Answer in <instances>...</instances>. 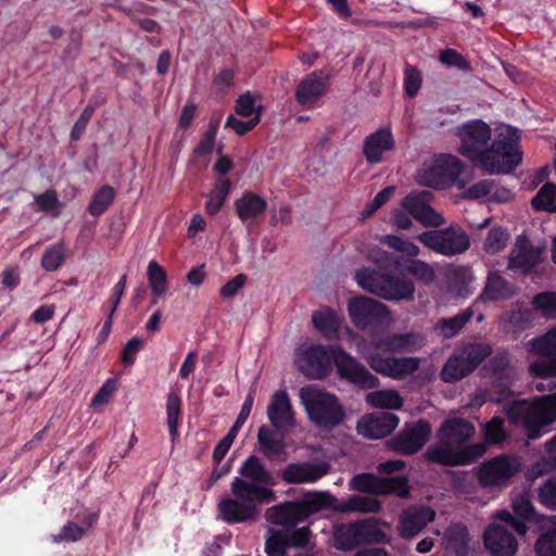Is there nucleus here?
Masks as SVG:
<instances>
[{"label":"nucleus","mask_w":556,"mask_h":556,"mask_svg":"<svg viewBox=\"0 0 556 556\" xmlns=\"http://www.w3.org/2000/svg\"><path fill=\"white\" fill-rule=\"evenodd\" d=\"M325 509H332L338 513H378L381 509V503L374 497L363 495H352L346 501L339 502L336 496L328 492L314 491L307 492L300 500L285 501L267 508L265 518L273 525L289 529Z\"/></svg>","instance_id":"1"},{"label":"nucleus","mask_w":556,"mask_h":556,"mask_svg":"<svg viewBox=\"0 0 556 556\" xmlns=\"http://www.w3.org/2000/svg\"><path fill=\"white\" fill-rule=\"evenodd\" d=\"M331 363L336 366L340 379L357 389L371 390L380 384L377 376L337 344H315L306 348L298 361V367L311 379H323L328 376Z\"/></svg>","instance_id":"2"},{"label":"nucleus","mask_w":556,"mask_h":556,"mask_svg":"<svg viewBox=\"0 0 556 556\" xmlns=\"http://www.w3.org/2000/svg\"><path fill=\"white\" fill-rule=\"evenodd\" d=\"M475 433V426L465 418L445 419L438 430L440 440L427 448L426 459L445 467L467 466L476 463L486 452L484 443L467 444L463 447L453 446L467 443Z\"/></svg>","instance_id":"3"},{"label":"nucleus","mask_w":556,"mask_h":556,"mask_svg":"<svg viewBox=\"0 0 556 556\" xmlns=\"http://www.w3.org/2000/svg\"><path fill=\"white\" fill-rule=\"evenodd\" d=\"M233 497H226L218 503L219 517L229 525L254 522L261 515V505H268L277 500L271 488L257 485L235 477L230 485Z\"/></svg>","instance_id":"4"},{"label":"nucleus","mask_w":556,"mask_h":556,"mask_svg":"<svg viewBox=\"0 0 556 556\" xmlns=\"http://www.w3.org/2000/svg\"><path fill=\"white\" fill-rule=\"evenodd\" d=\"M505 413L510 422L523 425L529 439H539L542 429L556 421V392L534 402L513 401L506 406Z\"/></svg>","instance_id":"5"},{"label":"nucleus","mask_w":556,"mask_h":556,"mask_svg":"<svg viewBox=\"0 0 556 556\" xmlns=\"http://www.w3.org/2000/svg\"><path fill=\"white\" fill-rule=\"evenodd\" d=\"M300 400L308 419L320 429L332 430L346 417L337 395L313 386L300 390Z\"/></svg>","instance_id":"6"},{"label":"nucleus","mask_w":556,"mask_h":556,"mask_svg":"<svg viewBox=\"0 0 556 556\" xmlns=\"http://www.w3.org/2000/svg\"><path fill=\"white\" fill-rule=\"evenodd\" d=\"M381 273L363 267L355 273V279L361 288L388 301L413 300L414 282L404 274L394 275L393 270Z\"/></svg>","instance_id":"7"},{"label":"nucleus","mask_w":556,"mask_h":556,"mask_svg":"<svg viewBox=\"0 0 556 556\" xmlns=\"http://www.w3.org/2000/svg\"><path fill=\"white\" fill-rule=\"evenodd\" d=\"M492 353L486 343H467L458 346L443 365L442 381L453 383L470 375Z\"/></svg>","instance_id":"8"},{"label":"nucleus","mask_w":556,"mask_h":556,"mask_svg":"<svg viewBox=\"0 0 556 556\" xmlns=\"http://www.w3.org/2000/svg\"><path fill=\"white\" fill-rule=\"evenodd\" d=\"M522 161L518 142L509 136L498 135L491 139L482 160L481 169L488 174H507Z\"/></svg>","instance_id":"9"},{"label":"nucleus","mask_w":556,"mask_h":556,"mask_svg":"<svg viewBox=\"0 0 556 556\" xmlns=\"http://www.w3.org/2000/svg\"><path fill=\"white\" fill-rule=\"evenodd\" d=\"M456 135L460 140L459 153L481 168L491 141L490 125L480 118L470 119L457 127Z\"/></svg>","instance_id":"10"},{"label":"nucleus","mask_w":556,"mask_h":556,"mask_svg":"<svg viewBox=\"0 0 556 556\" xmlns=\"http://www.w3.org/2000/svg\"><path fill=\"white\" fill-rule=\"evenodd\" d=\"M418 241L429 250L448 257L462 254L470 247V238L459 225L424 231L418 236Z\"/></svg>","instance_id":"11"},{"label":"nucleus","mask_w":556,"mask_h":556,"mask_svg":"<svg viewBox=\"0 0 556 556\" xmlns=\"http://www.w3.org/2000/svg\"><path fill=\"white\" fill-rule=\"evenodd\" d=\"M475 471L481 488H501L520 471V463L515 456L502 454L482 462Z\"/></svg>","instance_id":"12"},{"label":"nucleus","mask_w":556,"mask_h":556,"mask_svg":"<svg viewBox=\"0 0 556 556\" xmlns=\"http://www.w3.org/2000/svg\"><path fill=\"white\" fill-rule=\"evenodd\" d=\"M372 260L383 270H396L399 274L412 275L416 280L426 285L434 279L433 268L426 262L415 257H404L393 252L377 249L372 251Z\"/></svg>","instance_id":"13"},{"label":"nucleus","mask_w":556,"mask_h":556,"mask_svg":"<svg viewBox=\"0 0 556 556\" xmlns=\"http://www.w3.org/2000/svg\"><path fill=\"white\" fill-rule=\"evenodd\" d=\"M348 311L353 325L362 330L380 327L390 315V311L384 304L366 295L351 299Z\"/></svg>","instance_id":"14"},{"label":"nucleus","mask_w":556,"mask_h":556,"mask_svg":"<svg viewBox=\"0 0 556 556\" xmlns=\"http://www.w3.org/2000/svg\"><path fill=\"white\" fill-rule=\"evenodd\" d=\"M431 434V426L425 419H419L405 427L387 441L388 450L405 456L418 453L428 442Z\"/></svg>","instance_id":"15"},{"label":"nucleus","mask_w":556,"mask_h":556,"mask_svg":"<svg viewBox=\"0 0 556 556\" xmlns=\"http://www.w3.org/2000/svg\"><path fill=\"white\" fill-rule=\"evenodd\" d=\"M532 350L541 358L533 361L529 372L534 378L556 377V327L531 341Z\"/></svg>","instance_id":"16"},{"label":"nucleus","mask_w":556,"mask_h":556,"mask_svg":"<svg viewBox=\"0 0 556 556\" xmlns=\"http://www.w3.org/2000/svg\"><path fill=\"white\" fill-rule=\"evenodd\" d=\"M510 513L507 509L498 510L494 518L508 526L518 535H526L529 525L539 520L536 510L528 493L518 494L511 502Z\"/></svg>","instance_id":"17"},{"label":"nucleus","mask_w":556,"mask_h":556,"mask_svg":"<svg viewBox=\"0 0 556 556\" xmlns=\"http://www.w3.org/2000/svg\"><path fill=\"white\" fill-rule=\"evenodd\" d=\"M464 170V165L456 156L443 154L420 175L422 185L445 189L452 186Z\"/></svg>","instance_id":"18"},{"label":"nucleus","mask_w":556,"mask_h":556,"mask_svg":"<svg viewBox=\"0 0 556 556\" xmlns=\"http://www.w3.org/2000/svg\"><path fill=\"white\" fill-rule=\"evenodd\" d=\"M337 540L340 548L350 551L362 543H386L388 535L375 522L363 521L349 525Z\"/></svg>","instance_id":"19"},{"label":"nucleus","mask_w":556,"mask_h":556,"mask_svg":"<svg viewBox=\"0 0 556 556\" xmlns=\"http://www.w3.org/2000/svg\"><path fill=\"white\" fill-rule=\"evenodd\" d=\"M366 362L374 371L392 379H403L414 374L420 364L417 357H383L379 353L369 354Z\"/></svg>","instance_id":"20"},{"label":"nucleus","mask_w":556,"mask_h":556,"mask_svg":"<svg viewBox=\"0 0 556 556\" xmlns=\"http://www.w3.org/2000/svg\"><path fill=\"white\" fill-rule=\"evenodd\" d=\"M329 471L330 465L327 462H296L280 469L278 477L287 484H304L317 482Z\"/></svg>","instance_id":"21"},{"label":"nucleus","mask_w":556,"mask_h":556,"mask_svg":"<svg viewBox=\"0 0 556 556\" xmlns=\"http://www.w3.org/2000/svg\"><path fill=\"white\" fill-rule=\"evenodd\" d=\"M267 417L276 432L283 435L295 426L294 412L286 390L276 391L267 406Z\"/></svg>","instance_id":"22"},{"label":"nucleus","mask_w":556,"mask_h":556,"mask_svg":"<svg viewBox=\"0 0 556 556\" xmlns=\"http://www.w3.org/2000/svg\"><path fill=\"white\" fill-rule=\"evenodd\" d=\"M435 518V511L428 506H414L403 510L397 521V532L402 539L417 536Z\"/></svg>","instance_id":"23"},{"label":"nucleus","mask_w":556,"mask_h":556,"mask_svg":"<svg viewBox=\"0 0 556 556\" xmlns=\"http://www.w3.org/2000/svg\"><path fill=\"white\" fill-rule=\"evenodd\" d=\"M508 528L505 523H492L484 530L483 544L492 556H515L518 541Z\"/></svg>","instance_id":"24"},{"label":"nucleus","mask_w":556,"mask_h":556,"mask_svg":"<svg viewBox=\"0 0 556 556\" xmlns=\"http://www.w3.org/2000/svg\"><path fill=\"white\" fill-rule=\"evenodd\" d=\"M332 75L326 71H314L306 75L298 85L294 98L300 105L315 103L321 98L330 85Z\"/></svg>","instance_id":"25"},{"label":"nucleus","mask_w":556,"mask_h":556,"mask_svg":"<svg viewBox=\"0 0 556 556\" xmlns=\"http://www.w3.org/2000/svg\"><path fill=\"white\" fill-rule=\"evenodd\" d=\"M400 418L390 412L371 414L357 424V432L367 439H382L399 426Z\"/></svg>","instance_id":"26"},{"label":"nucleus","mask_w":556,"mask_h":556,"mask_svg":"<svg viewBox=\"0 0 556 556\" xmlns=\"http://www.w3.org/2000/svg\"><path fill=\"white\" fill-rule=\"evenodd\" d=\"M518 293L515 283L507 280L500 271L492 270L488 274L483 289L478 300L482 302H498L513 299Z\"/></svg>","instance_id":"27"},{"label":"nucleus","mask_w":556,"mask_h":556,"mask_svg":"<svg viewBox=\"0 0 556 556\" xmlns=\"http://www.w3.org/2000/svg\"><path fill=\"white\" fill-rule=\"evenodd\" d=\"M395 147L392 131L389 128H379L364 139L363 154L369 164L382 162V154L392 151Z\"/></svg>","instance_id":"28"},{"label":"nucleus","mask_w":556,"mask_h":556,"mask_svg":"<svg viewBox=\"0 0 556 556\" xmlns=\"http://www.w3.org/2000/svg\"><path fill=\"white\" fill-rule=\"evenodd\" d=\"M254 403V394L253 392H250L240 409L239 415L237 416L233 425L227 432V434L216 444L214 452H213V463L218 465L222 463L226 454L228 453L229 448L231 447L236 437L238 435L240 429L249 418L252 407Z\"/></svg>","instance_id":"29"},{"label":"nucleus","mask_w":556,"mask_h":556,"mask_svg":"<svg viewBox=\"0 0 556 556\" xmlns=\"http://www.w3.org/2000/svg\"><path fill=\"white\" fill-rule=\"evenodd\" d=\"M402 206L425 227L437 228L445 223L443 216L418 195L405 197L402 201Z\"/></svg>","instance_id":"30"},{"label":"nucleus","mask_w":556,"mask_h":556,"mask_svg":"<svg viewBox=\"0 0 556 556\" xmlns=\"http://www.w3.org/2000/svg\"><path fill=\"white\" fill-rule=\"evenodd\" d=\"M233 206L238 218L245 223L261 217L266 212L268 204L266 199L260 194L245 191L235 201Z\"/></svg>","instance_id":"31"},{"label":"nucleus","mask_w":556,"mask_h":556,"mask_svg":"<svg viewBox=\"0 0 556 556\" xmlns=\"http://www.w3.org/2000/svg\"><path fill=\"white\" fill-rule=\"evenodd\" d=\"M540 251L529 242L517 245V250L513 251L508 257L509 269H520L523 274L531 273L540 263Z\"/></svg>","instance_id":"32"},{"label":"nucleus","mask_w":556,"mask_h":556,"mask_svg":"<svg viewBox=\"0 0 556 556\" xmlns=\"http://www.w3.org/2000/svg\"><path fill=\"white\" fill-rule=\"evenodd\" d=\"M242 479L248 482L262 486H274L276 481L273 475L264 467L261 459L255 455H250L239 468Z\"/></svg>","instance_id":"33"},{"label":"nucleus","mask_w":556,"mask_h":556,"mask_svg":"<svg viewBox=\"0 0 556 556\" xmlns=\"http://www.w3.org/2000/svg\"><path fill=\"white\" fill-rule=\"evenodd\" d=\"M312 323L327 340L339 338L342 320L332 308L315 311L312 315Z\"/></svg>","instance_id":"34"},{"label":"nucleus","mask_w":556,"mask_h":556,"mask_svg":"<svg viewBox=\"0 0 556 556\" xmlns=\"http://www.w3.org/2000/svg\"><path fill=\"white\" fill-rule=\"evenodd\" d=\"M446 549L455 556H468V530L463 523L451 525L445 533Z\"/></svg>","instance_id":"35"},{"label":"nucleus","mask_w":556,"mask_h":556,"mask_svg":"<svg viewBox=\"0 0 556 556\" xmlns=\"http://www.w3.org/2000/svg\"><path fill=\"white\" fill-rule=\"evenodd\" d=\"M473 311L468 307L451 318H441L435 324V330L444 338H453L460 332L466 324L472 318Z\"/></svg>","instance_id":"36"},{"label":"nucleus","mask_w":556,"mask_h":556,"mask_svg":"<svg viewBox=\"0 0 556 556\" xmlns=\"http://www.w3.org/2000/svg\"><path fill=\"white\" fill-rule=\"evenodd\" d=\"M116 197L115 189L110 185L101 186L93 193L87 211L93 217H99L104 214L108 208L112 205Z\"/></svg>","instance_id":"37"},{"label":"nucleus","mask_w":556,"mask_h":556,"mask_svg":"<svg viewBox=\"0 0 556 556\" xmlns=\"http://www.w3.org/2000/svg\"><path fill=\"white\" fill-rule=\"evenodd\" d=\"M181 399L175 392H169L166 399V424L173 442L179 435L178 427L181 422Z\"/></svg>","instance_id":"38"},{"label":"nucleus","mask_w":556,"mask_h":556,"mask_svg":"<svg viewBox=\"0 0 556 556\" xmlns=\"http://www.w3.org/2000/svg\"><path fill=\"white\" fill-rule=\"evenodd\" d=\"M231 189V182L226 177H219L205 202V210L210 215L217 214L223 207Z\"/></svg>","instance_id":"39"},{"label":"nucleus","mask_w":556,"mask_h":556,"mask_svg":"<svg viewBox=\"0 0 556 556\" xmlns=\"http://www.w3.org/2000/svg\"><path fill=\"white\" fill-rule=\"evenodd\" d=\"M366 402L377 408L399 409L403 400L395 390H378L367 394Z\"/></svg>","instance_id":"40"},{"label":"nucleus","mask_w":556,"mask_h":556,"mask_svg":"<svg viewBox=\"0 0 556 556\" xmlns=\"http://www.w3.org/2000/svg\"><path fill=\"white\" fill-rule=\"evenodd\" d=\"M531 205L536 212H556V185L544 184L532 198Z\"/></svg>","instance_id":"41"},{"label":"nucleus","mask_w":556,"mask_h":556,"mask_svg":"<svg viewBox=\"0 0 556 556\" xmlns=\"http://www.w3.org/2000/svg\"><path fill=\"white\" fill-rule=\"evenodd\" d=\"M68 251L63 243H55L46 248L42 257L41 266L46 271H55L62 267Z\"/></svg>","instance_id":"42"},{"label":"nucleus","mask_w":556,"mask_h":556,"mask_svg":"<svg viewBox=\"0 0 556 556\" xmlns=\"http://www.w3.org/2000/svg\"><path fill=\"white\" fill-rule=\"evenodd\" d=\"M257 440L262 452L268 457L276 456L283 452L282 440L277 439L275 431L265 425L260 427Z\"/></svg>","instance_id":"43"},{"label":"nucleus","mask_w":556,"mask_h":556,"mask_svg":"<svg viewBox=\"0 0 556 556\" xmlns=\"http://www.w3.org/2000/svg\"><path fill=\"white\" fill-rule=\"evenodd\" d=\"M147 275L149 286L155 298L164 295L167 290V274L164 268L156 261H151L148 265Z\"/></svg>","instance_id":"44"},{"label":"nucleus","mask_w":556,"mask_h":556,"mask_svg":"<svg viewBox=\"0 0 556 556\" xmlns=\"http://www.w3.org/2000/svg\"><path fill=\"white\" fill-rule=\"evenodd\" d=\"M289 548L287 534L283 530L268 529L265 541L267 556H287Z\"/></svg>","instance_id":"45"},{"label":"nucleus","mask_w":556,"mask_h":556,"mask_svg":"<svg viewBox=\"0 0 556 556\" xmlns=\"http://www.w3.org/2000/svg\"><path fill=\"white\" fill-rule=\"evenodd\" d=\"M381 477L370 472L355 475L350 481V489L361 493L380 495Z\"/></svg>","instance_id":"46"},{"label":"nucleus","mask_w":556,"mask_h":556,"mask_svg":"<svg viewBox=\"0 0 556 556\" xmlns=\"http://www.w3.org/2000/svg\"><path fill=\"white\" fill-rule=\"evenodd\" d=\"M395 494L406 497L409 494L408 478L404 475L382 478L380 484V495Z\"/></svg>","instance_id":"47"},{"label":"nucleus","mask_w":556,"mask_h":556,"mask_svg":"<svg viewBox=\"0 0 556 556\" xmlns=\"http://www.w3.org/2000/svg\"><path fill=\"white\" fill-rule=\"evenodd\" d=\"M533 307L545 318H556V292L544 291L532 299Z\"/></svg>","instance_id":"48"},{"label":"nucleus","mask_w":556,"mask_h":556,"mask_svg":"<svg viewBox=\"0 0 556 556\" xmlns=\"http://www.w3.org/2000/svg\"><path fill=\"white\" fill-rule=\"evenodd\" d=\"M101 103H102V100L100 101L96 98L90 99V103L83 110L78 119L75 122V124L71 130L70 137H71L72 141H78L81 138L89 121L93 116L96 108L98 105H100Z\"/></svg>","instance_id":"49"},{"label":"nucleus","mask_w":556,"mask_h":556,"mask_svg":"<svg viewBox=\"0 0 556 556\" xmlns=\"http://www.w3.org/2000/svg\"><path fill=\"white\" fill-rule=\"evenodd\" d=\"M509 235L502 227H493L489 230L483 249L488 254H496L502 251L508 241Z\"/></svg>","instance_id":"50"},{"label":"nucleus","mask_w":556,"mask_h":556,"mask_svg":"<svg viewBox=\"0 0 556 556\" xmlns=\"http://www.w3.org/2000/svg\"><path fill=\"white\" fill-rule=\"evenodd\" d=\"M536 556H556V527L548 528L536 539L534 544Z\"/></svg>","instance_id":"51"},{"label":"nucleus","mask_w":556,"mask_h":556,"mask_svg":"<svg viewBox=\"0 0 556 556\" xmlns=\"http://www.w3.org/2000/svg\"><path fill=\"white\" fill-rule=\"evenodd\" d=\"M414 340L413 333H400L386 338L380 345L390 352L412 351Z\"/></svg>","instance_id":"52"},{"label":"nucleus","mask_w":556,"mask_h":556,"mask_svg":"<svg viewBox=\"0 0 556 556\" xmlns=\"http://www.w3.org/2000/svg\"><path fill=\"white\" fill-rule=\"evenodd\" d=\"M263 111V106L258 105V110L256 114L250 118L248 122H243L241 119L236 118L233 115H229L226 119L225 127L231 128L235 130V132L239 136H243L254 129L260 121H261V114Z\"/></svg>","instance_id":"53"},{"label":"nucleus","mask_w":556,"mask_h":556,"mask_svg":"<svg viewBox=\"0 0 556 556\" xmlns=\"http://www.w3.org/2000/svg\"><path fill=\"white\" fill-rule=\"evenodd\" d=\"M381 242L389 248L403 253L405 256L415 257L419 254V248L410 242L394 235H387L381 239Z\"/></svg>","instance_id":"54"},{"label":"nucleus","mask_w":556,"mask_h":556,"mask_svg":"<svg viewBox=\"0 0 556 556\" xmlns=\"http://www.w3.org/2000/svg\"><path fill=\"white\" fill-rule=\"evenodd\" d=\"M538 496L542 505L556 510V477L548 478L540 485Z\"/></svg>","instance_id":"55"},{"label":"nucleus","mask_w":556,"mask_h":556,"mask_svg":"<svg viewBox=\"0 0 556 556\" xmlns=\"http://www.w3.org/2000/svg\"><path fill=\"white\" fill-rule=\"evenodd\" d=\"M484 435L488 442L492 444L501 443L506 439L504 421L501 417L494 416L485 424Z\"/></svg>","instance_id":"56"},{"label":"nucleus","mask_w":556,"mask_h":556,"mask_svg":"<svg viewBox=\"0 0 556 556\" xmlns=\"http://www.w3.org/2000/svg\"><path fill=\"white\" fill-rule=\"evenodd\" d=\"M287 534L290 548L305 547L311 539L312 532L308 527L283 529Z\"/></svg>","instance_id":"57"},{"label":"nucleus","mask_w":556,"mask_h":556,"mask_svg":"<svg viewBox=\"0 0 556 556\" xmlns=\"http://www.w3.org/2000/svg\"><path fill=\"white\" fill-rule=\"evenodd\" d=\"M496 186L495 180L493 179H483L480 180L472 186H470L465 191V197L470 200H480L492 193Z\"/></svg>","instance_id":"58"},{"label":"nucleus","mask_w":556,"mask_h":556,"mask_svg":"<svg viewBox=\"0 0 556 556\" xmlns=\"http://www.w3.org/2000/svg\"><path fill=\"white\" fill-rule=\"evenodd\" d=\"M143 346V340L139 337H134L126 342L121 352V361L125 367L134 365L136 355Z\"/></svg>","instance_id":"59"},{"label":"nucleus","mask_w":556,"mask_h":556,"mask_svg":"<svg viewBox=\"0 0 556 556\" xmlns=\"http://www.w3.org/2000/svg\"><path fill=\"white\" fill-rule=\"evenodd\" d=\"M440 61L447 65L453 66L462 71H470V63L456 50L445 49L440 53Z\"/></svg>","instance_id":"60"},{"label":"nucleus","mask_w":556,"mask_h":556,"mask_svg":"<svg viewBox=\"0 0 556 556\" xmlns=\"http://www.w3.org/2000/svg\"><path fill=\"white\" fill-rule=\"evenodd\" d=\"M85 534V528L81 526L76 525L73 521H67L63 528L61 529V532L54 536L55 542L61 541H67V542H75L81 539V536Z\"/></svg>","instance_id":"61"},{"label":"nucleus","mask_w":556,"mask_h":556,"mask_svg":"<svg viewBox=\"0 0 556 556\" xmlns=\"http://www.w3.org/2000/svg\"><path fill=\"white\" fill-rule=\"evenodd\" d=\"M404 86L405 92L409 98L417 94L421 87V77L420 73L416 68L412 66L405 68Z\"/></svg>","instance_id":"62"},{"label":"nucleus","mask_w":556,"mask_h":556,"mask_svg":"<svg viewBox=\"0 0 556 556\" xmlns=\"http://www.w3.org/2000/svg\"><path fill=\"white\" fill-rule=\"evenodd\" d=\"M393 192L394 187H386L384 189L379 191L364 208L363 216L369 217L370 215H372L377 210H379L383 204L387 203V201L390 199Z\"/></svg>","instance_id":"63"},{"label":"nucleus","mask_w":556,"mask_h":556,"mask_svg":"<svg viewBox=\"0 0 556 556\" xmlns=\"http://www.w3.org/2000/svg\"><path fill=\"white\" fill-rule=\"evenodd\" d=\"M257 110L258 106L255 108V100L250 92L241 94L236 101L235 111L240 116L249 117L253 114L255 115Z\"/></svg>","instance_id":"64"}]
</instances>
